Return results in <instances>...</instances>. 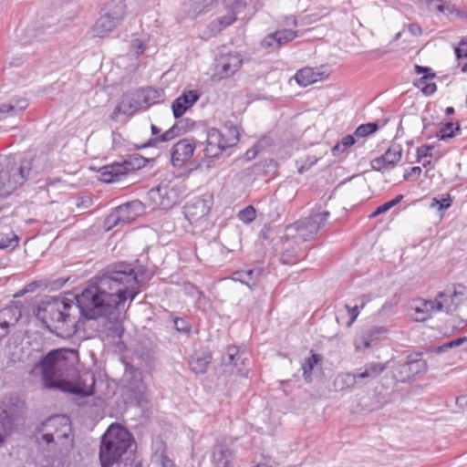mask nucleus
<instances>
[{"mask_svg":"<svg viewBox=\"0 0 467 467\" xmlns=\"http://www.w3.org/2000/svg\"><path fill=\"white\" fill-rule=\"evenodd\" d=\"M140 293L138 273L131 264L118 262L108 265L76 296L79 313L88 319L100 318L107 337H120V308Z\"/></svg>","mask_w":467,"mask_h":467,"instance_id":"1","label":"nucleus"},{"mask_svg":"<svg viewBox=\"0 0 467 467\" xmlns=\"http://www.w3.org/2000/svg\"><path fill=\"white\" fill-rule=\"evenodd\" d=\"M38 448L43 460L40 467H69V454L74 446V438L69 419L54 415L41 423L36 431Z\"/></svg>","mask_w":467,"mask_h":467,"instance_id":"2","label":"nucleus"},{"mask_svg":"<svg viewBox=\"0 0 467 467\" xmlns=\"http://www.w3.org/2000/svg\"><path fill=\"white\" fill-rule=\"evenodd\" d=\"M73 308L78 309L73 300L51 296L38 305L35 315L49 331L66 337L75 332L77 318L71 313Z\"/></svg>","mask_w":467,"mask_h":467,"instance_id":"3","label":"nucleus"},{"mask_svg":"<svg viewBox=\"0 0 467 467\" xmlns=\"http://www.w3.org/2000/svg\"><path fill=\"white\" fill-rule=\"evenodd\" d=\"M133 447L135 441L129 430L119 424H111L101 437V467H119L123 455L132 452Z\"/></svg>","mask_w":467,"mask_h":467,"instance_id":"4","label":"nucleus"},{"mask_svg":"<svg viewBox=\"0 0 467 467\" xmlns=\"http://www.w3.org/2000/svg\"><path fill=\"white\" fill-rule=\"evenodd\" d=\"M71 353L72 351L64 349H54L39 360L36 368H40L45 388L63 390L66 385H69V381L65 380L64 377L67 376L73 368L67 357Z\"/></svg>","mask_w":467,"mask_h":467,"instance_id":"5","label":"nucleus"},{"mask_svg":"<svg viewBox=\"0 0 467 467\" xmlns=\"http://www.w3.org/2000/svg\"><path fill=\"white\" fill-rule=\"evenodd\" d=\"M31 170L29 160H23L17 166L11 159L0 157V196L15 192L29 178Z\"/></svg>","mask_w":467,"mask_h":467,"instance_id":"6","label":"nucleus"},{"mask_svg":"<svg viewBox=\"0 0 467 467\" xmlns=\"http://www.w3.org/2000/svg\"><path fill=\"white\" fill-rule=\"evenodd\" d=\"M124 373L120 380L122 395L140 406L148 400V387L141 371L128 361H123Z\"/></svg>","mask_w":467,"mask_h":467,"instance_id":"7","label":"nucleus"},{"mask_svg":"<svg viewBox=\"0 0 467 467\" xmlns=\"http://www.w3.org/2000/svg\"><path fill=\"white\" fill-rule=\"evenodd\" d=\"M239 130L236 126H225L223 130L211 128L207 130L205 157L216 158L226 149L239 141Z\"/></svg>","mask_w":467,"mask_h":467,"instance_id":"8","label":"nucleus"},{"mask_svg":"<svg viewBox=\"0 0 467 467\" xmlns=\"http://www.w3.org/2000/svg\"><path fill=\"white\" fill-rule=\"evenodd\" d=\"M25 403L18 399H7L0 403V447L24 418Z\"/></svg>","mask_w":467,"mask_h":467,"instance_id":"9","label":"nucleus"},{"mask_svg":"<svg viewBox=\"0 0 467 467\" xmlns=\"http://www.w3.org/2000/svg\"><path fill=\"white\" fill-rule=\"evenodd\" d=\"M143 213L144 205L140 201L126 202L118 206L105 218L104 229L107 232L114 228L116 231H122L126 225L135 221Z\"/></svg>","mask_w":467,"mask_h":467,"instance_id":"10","label":"nucleus"},{"mask_svg":"<svg viewBox=\"0 0 467 467\" xmlns=\"http://www.w3.org/2000/svg\"><path fill=\"white\" fill-rule=\"evenodd\" d=\"M126 14V5L122 1H113L109 4L103 15L96 21L92 32L97 37H103L112 32L123 20Z\"/></svg>","mask_w":467,"mask_h":467,"instance_id":"11","label":"nucleus"},{"mask_svg":"<svg viewBox=\"0 0 467 467\" xmlns=\"http://www.w3.org/2000/svg\"><path fill=\"white\" fill-rule=\"evenodd\" d=\"M427 370V362L420 358V354L409 356L406 359L398 361L392 371L396 381L408 382L416 375Z\"/></svg>","mask_w":467,"mask_h":467,"instance_id":"12","label":"nucleus"},{"mask_svg":"<svg viewBox=\"0 0 467 467\" xmlns=\"http://www.w3.org/2000/svg\"><path fill=\"white\" fill-rule=\"evenodd\" d=\"M143 164V159L136 156H129L121 162H114L104 166L101 170L102 181L105 182H113L119 181L121 176L140 169Z\"/></svg>","mask_w":467,"mask_h":467,"instance_id":"13","label":"nucleus"},{"mask_svg":"<svg viewBox=\"0 0 467 467\" xmlns=\"http://www.w3.org/2000/svg\"><path fill=\"white\" fill-rule=\"evenodd\" d=\"M243 56L237 51L222 52L215 58L214 76L219 79L233 77L243 65Z\"/></svg>","mask_w":467,"mask_h":467,"instance_id":"14","label":"nucleus"},{"mask_svg":"<svg viewBox=\"0 0 467 467\" xmlns=\"http://www.w3.org/2000/svg\"><path fill=\"white\" fill-rule=\"evenodd\" d=\"M194 125V122L189 119L185 120H179L174 123L169 130L161 134V129L157 126L151 124L150 130L152 134V138H150L146 143L140 146V149H144L148 147H155L157 144L161 142H167L174 138L182 135L186 132L188 129L192 128Z\"/></svg>","mask_w":467,"mask_h":467,"instance_id":"15","label":"nucleus"},{"mask_svg":"<svg viewBox=\"0 0 467 467\" xmlns=\"http://www.w3.org/2000/svg\"><path fill=\"white\" fill-rule=\"evenodd\" d=\"M302 36L298 30L280 29L266 35L261 41V47L268 51L278 50L284 45Z\"/></svg>","mask_w":467,"mask_h":467,"instance_id":"16","label":"nucleus"},{"mask_svg":"<svg viewBox=\"0 0 467 467\" xmlns=\"http://www.w3.org/2000/svg\"><path fill=\"white\" fill-rule=\"evenodd\" d=\"M264 274V268L260 265L244 267L234 271L230 279L234 282H240L242 285H246L250 290H254L259 284L260 279Z\"/></svg>","mask_w":467,"mask_h":467,"instance_id":"17","label":"nucleus"},{"mask_svg":"<svg viewBox=\"0 0 467 467\" xmlns=\"http://www.w3.org/2000/svg\"><path fill=\"white\" fill-rule=\"evenodd\" d=\"M196 144L193 139H182L175 143L171 149V163L173 166H182L189 161L194 152Z\"/></svg>","mask_w":467,"mask_h":467,"instance_id":"18","label":"nucleus"},{"mask_svg":"<svg viewBox=\"0 0 467 467\" xmlns=\"http://www.w3.org/2000/svg\"><path fill=\"white\" fill-rule=\"evenodd\" d=\"M95 383L94 374L86 372L75 383L69 382V385H66L63 390L77 396L88 397L94 393Z\"/></svg>","mask_w":467,"mask_h":467,"instance_id":"19","label":"nucleus"},{"mask_svg":"<svg viewBox=\"0 0 467 467\" xmlns=\"http://www.w3.org/2000/svg\"><path fill=\"white\" fill-rule=\"evenodd\" d=\"M388 330L386 327L378 326H373L365 329L355 339L356 349L360 351L370 348L373 344L384 338Z\"/></svg>","mask_w":467,"mask_h":467,"instance_id":"20","label":"nucleus"},{"mask_svg":"<svg viewBox=\"0 0 467 467\" xmlns=\"http://www.w3.org/2000/svg\"><path fill=\"white\" fill-rule=\"evenodd\" d=\"M200 99V93L197 90L183 91L172 103L171 110L175 119H180L188 109H190Z\"/></svg>","mask_w":467,"mask_h":467,"instance_id":"21","label":"nucleus"},{"mask_svg":"<svg viewBox=\"0 0 467 467\" xmlns=\"http://www.w3.org/2000/svg\"><path fill=\"white\" fill-rule=\"evenodd\" d=\"M150 197L156 201L159 199V205L163 210H168L176 204L179 201V195L173 188L169 186H158L150 191Z\"/></svg>","mask_w":467,"mask_h":467,"instance_id":"22","label":"nucleus"},{"mask_svg":"<svg viewBox=\"0 0 467 467\" xmlns=\"http://www.w3.org/2000/svg\"><path fill=\"white\" fill-rule=\"evenodd\" d=\"M210 203L202 198H195L184 206V215L190 222H195L206 216L210 212Z\"/></svg>","mask_w":467,"mask_h":467,"instance_id":"23","label":"nucleus"},{"mask_svg":"<svg viewBox=\"0 0 467 467\" xmlns=\"http://www.w3.org/2000/svg\"><path fill=\"white\" fill-rule=\"evenodd\" d=\"M216 4L217 0H185L182 9L187 16L195 18L211 11Z\"/></svg>","mask_w":467,"mask_h":467,"instance_id":"24","label":"nucleus"},{"mask_svg":"<svg viewBox=\"0 0 467 467\" xmlns=\"http://www.w3.org/2000/svg\"><path fill=\"white\" fill-rule=\"evenodd\" d=\"M248 354L236 346H229L226 348L224 355L223 356V363L224 366H232L237 369V373L244 375L243 368L241 366H244L245 360H247Z\"/></svg>","mask_w":467,"mask_h":467,"instance_id":"25","label":"nucleus"},{"mask_svg":"<svg viewBox=\"0 0 467 467\" xmlns=\"http://www.w3.org/2000/svg\"><path fill=\"white\" fill-rule=\"evenodd\" d=\"M387 366L384 363L370 362L364 366V370L359 373H348L346 374V380L351 384L357 383L360 379H375L379 376Z\"/></svg>","mask_w":467,"mask_h":467,"instance_id":"26","label":"nucleus"},{"mask_svg":"<svg viewBox=\"0 0 467 467\" xmlns=\"http://www.w3.org/2000/svg\"><path fill=\"white\" fill-rule=\"evenodd\" d=\"M21 317L20 311L16 307H5L0 310V340L8 335L11 327H15Z\"/></svg>","mask_w":467,"mask_h":467,"instance_id":"27","label":"nucleus"},{"mask_svg":"<svg viewBox=\"0 0 467 467\" xmlns=\"http://www.w3.org/2000/svg\"><path fill=\"white\" fill-rule=\"evenodd\" d=\"M328 216V212L317 213L311 217L296 222L294 223L295 229L296 231H306L307 234H315L320 229L321 224L324 223Z\"/></svg>","mask_w":467,"mask_h":467,"instance_id":"28","label":"nucleus"},{"mask_svg":"<svg viewBox=\"0 0 467 467\" xmlns=\"http://www.w3.org/2000/svg\"><path fill=\"white\" fill-rule=\"evenodd\" d=\"M459 294L455 289L449 288L437 295L439 310L447 314L453 313L457 309Z\"/></svg>","mask_w":467,"mask_h":467,"instance_id":"29","label":"nucleus"},{"mask_svg":"<svg viewBox=\"0 0 467 467\" xmlns=\"http://www.w3.org/2000/svg\"><path fill=\"white\" fill-rule=\"evenodd\" d=\"M27 106L28 102L26 99H11L8 102L0 104V120L19 114Z\"/></svg>","mask_w":467,"mask_h":467,"instance_id":"30","label":"nucleus"},{"mask_svg":"<svg viewBox=\"0 0 467 467\" xmlns=\"http://www.w3.org/2000/svg\"><path fill=\"white\" fill-rule=\"evenodd\" d=\"M232 450L225 445L216 444L213 450V461L215 467H233Z\"/></svg>","mask_w":467,"mask_h":467,"instance_id":"31","label":"nucleus"},{"mask_svg":"<svg viewBox=\"0 0 467 467\" xmlns=\"http://www.w3.org/2000/svg\"><path fill=\"white\" fill-rule=\"evenodd\" d=\"M322 73L319 70H314L312 67H304L299 69L295 76L298 85L306 87L321 79Z\"/></svg>","mask_w":467,"mask_h":467,"instance_id":"32","label":"nucleus"},{"mask_svg":"<svg viewBox=\"0 0 467 467\" xmlns=\"http://www.w3.org/2000/svg\"><path fill=\"white\" fill-rule=\"evenodd\" d=\"M121 103L125 108V111L128 112V115H133L138 110L143 109V104L140 102V99H139L137 91L124 95Z\"/></svg>","mask_w":467,"mask_h":467,"instance_id":"33","label":"nucleus"},{"mask_svg":"<svg viewBox=\"0 0 467 467\" xmlns=\"http://www.w3.org/2000/svg\"><path fill=\"white\" fill-rule=\"evenodd\" d=\"M322 360V357L319 354L312 353L310 357L305 358L302 364L303 377L306 382L309 383L312 381V371L314 368Z\"/></svg>","mask_w":467,"mask_h":467,"instance_id":"34","label":"nucleus"},{"mask_svg":"<svg viewBox=\"0 0 467 467\" xmlns=\"http://www.w3.org/2000/svg\"><path fill=\"white\" fill-rule=\"evenodd\" d=\"M210 361L211 357L209 355H194L190 360V368L195 374H203L206 372Z\"/></svg>","mask_w":467,"mask_h":467,"instance_id":"35","label":"nucleus"},{"mask_svg":"<svg viewBox=\"0 0 467 467\" xmlns=\"http://www.w3.org/2000/svg\"><path fill=\"white\" fill-rule=\"evenodd\" d=\"M435 77V73L423 75L417 80L415 86L421 89L422 93L426 96H431L437 90V86L433 82H430Z\"/></svg>","mask_w":467,"mask_h":467,"instance_id":"36","label":"nucleus"},{"mask_svg":"<svg viewBox=\"0 0 467 467\" xmlns=\"http://www.w3.org/2000/svg\"><path fill=\"white\" fill-rule=\"evenodd\" d=\"M137 92L139 99L143 104V109H148L159 98L158 91L152 88L139 89Z\"/></svg>","mask_w":467,"mask_h":467,"instance_id":"37","label":"nucleus"},{"mask_svg":"<svg viewBox=\"0 0 467 467\" xmlns=\"http://www.w3.org/2000/svg\"><path fill=\"white\" fill-rule=\"evenodd\" d=\"M415 311L416 313L425 315L421 317V320L428 319L431 313L440 311L438 298L436 297L434 300H424L421 304V306H417Z\"/></svg>","mask_w":467,"mask_h":467,"instance_id":"38","label":"nucleus"},{"mask_svg":"<svg viewBox=\"0 0 467 467\" xmlns=\"http://www.w3.org/2000/svg\"><path fill=\"white\" fill-rule=\"evenodd\" d=\"M370 164H371L372 170L378 171H383L385 170H391L396 166V165H394V160L389 161V159H387L385 154H382L381 156L373 159L370 161Z\"/></svg>","mask_w":467,"mask_h":467,"instance_id":"39","label":"nucleus"},{"mask_svg":"<svg viewBox=\"0 0 467 467\" xmlns=\"http://www.w3.org/2000/svg\"><path fill=\"white\" fill-rule=\"evenodd\" d=\"M379 122H368L366 124L359 125L356 130L354 131V135L356 138H366L373 133H375L379 130Z\"/></svg>","mask_w":467,"mask_h":467,"instance_id":"40","label":"nucleus"},{"mask_svg":"<svg viewBox=\"0 0 467 467\" xmlns=\"http://www.w3.org/2000/svg\"><path fill=\"white\" fill-rule=\"evenodd\" d=\"M356 143V136L347 135L332 148L333 155L337 156Z\"/></svg>","mask_w":467,"mask_h":467,"instance_id":"41","label":"nucleus"},{"mask_svg":"<svg viewBox=\"0 0 467 467\" xmlns=\"http://www.w3.org/2000/svg\"><path fill=\"white\" fill-rule=\"evenodd\" d=\"M183 291L187 296L195 298L198 304H202L205 300L203 292L191 283H185L183 285Z\"/></svg>","mask_w":467,"mask_h":467,"instance_id":"42","label":"nucleus"},{"mask_svg":"<svg viewBox=\"0 0 467 467\" xmlns=\"http://www.w3.org/2000/svg\"><path fill=\"white\" fill-rule=\"evenodd\" d=\"M134 356L143 364L145 367H150L153 361V356L151 350L145 348H138L135 349Z\"/></svg>","mask_w":467,"mask_h":467,"instance_id":"43","label":"nucleus"},{"mask_svg":"<svg viewBox=\"0 0 467 467\" xmlns=\"http://www.w3.org/2000/svg\"><path fill=\"white\" fill-rule=\"evenodd\" d=\"M466 341H467V337H461L457 339L448 341L441 346L432 348L431 349V353L440 354V353H442V352L448 350L449 348L459 347Z\"/></svg>","mask_w":467,"mask_h":467,"instance_id":"44","label":"nucleus"},{"mask_svg":"<svg viewBox=\"0 0 467 467\" xmlns=\"http://www.w3.org/2000/svg\"><path fill=\"white\" fill-rule=\"evenodd\" d=\"M454 124L452 122H447L441 130L438 137L441 140H446L451 139L456 135V132L460 130V124L456 123L455 129L453 130Z\"/></svg>","mask_w":467,"mask_h":467,"instance_id":"45","label":"nucleus"},{"mask_svg":"<svg viewBox=\"0 0 467 467\" xmlns=\"http://www.w3.org/2000/svg\"><path fill=\"white\" fill-rule=\"evenodd\" d=\"M403 199V195L402 194H400V195H397L394 199L379 205L371 214V217H376L379 214H382L386 212H388L389 210H390L392 207H394L395 205H397L401 200Z\"/></svg>","mask_w":467,"mask_h":467,"instance_id":"46","label":"nucleus"},{"mask_svg":"<svg viewBox=\"0 0 467 467\" xmlns=\"http://www.w3.org/2000/svg\"><path fill=\"white\" fill-rule=\"evenodd\" d=\"M384 154L389 161L394 160V165H397L401 160L402 148L400 144L393 143Z\"/></svg>","mask_w":467,"mask_h":467,"instance_id":"47","label":"nucleus"},{"mask_svg":"<svg viewBox=\"0 0 467 467\" xmlns=\"http://www.w3.org/2000/svg\"><path fill=\"white\" fill-rule=\"evenodd\" d=\"M255 216L256 211L252 205L245 207L237 213V218L246 224L252 223L255 219Z\"/></svg>","mask_w":467,"mask_h":467,"instance_id":"48","label":"nucleus"},{"mask_svg":"<svg viewBox=\"0 0 467 467\" xmlns=\"http://www.w3.org/2000/svg\"><path fill=\"white\" fill-rule=\"evenodd\" d=\"M18 235H12L11 237L7 235L0 240V249L12 251L18 245Z\"/></svg>","mask_w":467,"mask_h":467,"instance_id":"49","label":"nucleus"},{"mask_svg":"<svg viewBox=\"0 0 467 467\" xmlns=\"http://www.w3.org/2000/svg\"><path fill=\"white\" fill-rule=\"evenodd\" d=\"M452 199L450 194L441 195V199L433 198L431 207H438L439 211L448 209L451 205Z\"/></svg>","mask_w":467,"mask_h":467,"instance_id":"50","label":"nucleus"},{"mask_svg":"<svg viewBox=\"0 0 467 467\" xmlns=\"http://www.w3.org/2000/svg\"><path fill=\"white\" fill-rule=\"evenodd\" d=\"M174 327L178 332L189 333L192 329L191 324L182 317H175L173 319Z\"/></svg>","mask_w":467,"mask_h":467,"instance_id":"51","label":"nucleus"},{"mask_svg":"<svg viewBox=\"0 0 467 467\" xmlns=\"http://www.w3.org/2000/svg\"><path fill=\"white\" fill-rule=\"evenodd\" d=\"M236 20L235 14L234 12H229L226 16H222L217 19V23L219 25L218 30H222L229 26H231Z\"/></svg>","mask_w":467,"mask_h":467,"instance_id":"52","label":"nucleus"},{"mask_svg":"<svg viewBox=\"0 0 467 467\" xmlns=\"http://www.w3.org/2000/svg\"><path fill=\"white\" fill-rule=\"evenodd\" d=\"M364 306H365V303L363 302L360 306V308H363ZM346 308L350 316V319L348 322V327H350L356 321V319L358 318V317L359 315V306H355L353 307H350L349 306L347 305Z\"/></svg>","mask_w":467,"mask_h":467,"instance_id":"53","label":"nucleus"},{"mask_svg":"<svg viewBox=\"0 0 467 467\" xmlns=\"http://www.w3.org/2000/svg\"><path fill=\"white\" fill-rule=\"evenodd\" d=\"M317 161V158L315 156H310L306 159V161L298 166V172L304 173L307 170H309L312 166H314Z\"/></svg>","mask_w":467,"mask_h":467,"instance_id":"54","label":"nucleus"},{"mask_svg":"<svg viewBox=\"0 0 467 467\" xmlns=\"http://www.w3.org/2000/svg\"><path fill=\"white\" fill-rule=\"evenodd\" d=\"M455 56L457 59H462L467 57V43L461 41L459 46L455 47Z\"/></svg>","mask_w":467,"mask_h":467,"instance_id":"55","label":"nucleus"},{"mask_svg":"<svg viewBox=\"0 0 467 467\" xmlns=\"http://www.w3.org/2000/svg\"><path fill=\"white\" fill-rule=\"evenodd\" d=\"M93 203L92 199L89 196L79 197L76 202V206L79 209H88Z\"/></svg>","mask_w":467,"mask_h":467,"instance_id":"56","label":"nucleus"},{"mask_svg":"<svg viewBox=\"0 0 467 467\" xmlns=\"http://www.w3.org/2000/svg\"><path fill=\"white\" fill-rule=\"evenodd\" d=\"M433 150V146L431 145H423L417 149V156L418 159L431 156V151Z\"/></svg>","mask_w":467,"mask_h":467,"instance_id":"57","label":"nucleus"},{"mask_svg":"<svg viewBox=\"0 0 467 467\" xmlns=\"http://www.w3.org/2000/svg\"><path fill=\"white\" fill-rule=\"evenodd\" d=\"M158 458L161 467H176L173 461L171 460L165 453L161 452Z\"/></svg>","mask_w":467,"mask_h":467,"instance_id":"58","label":"nucleus"},{"mask_svg":"<svg viewBox=\"0 0 467 467\" xmlns=\"http://www.w3.org/2000/svg\"><path fill=\"white\" fill-rule=\"evenodd\" d=\"M421 172V168L419 166L412 167L410 171L404 174L405 180H410L411 177H419Z\"/></svg>","mask_w":467,"mask_h":467,"instance_id":"59","label":"nucleus"},{"mask_svg":"<svg viewBox=\"0 0 467 467\" xmlns=\"http://www.w3.org/2000/svg\"><path fill=\"white\" fill-rule=\"evenodd\" d=\"M119 114L128 115V112L125 111V108H124V106L122 105L121 102L114 109V110H113V112L111 114V119H113V120L117 119V117Z\"/></svg>","mask_w":467,"mask_h":467,"instance_id":"60","label":"nucleus"},{"mask_svg":"<svg viewBox=\"0 0 467 467\" xmlns=\"http://www.w3.org/2000/svg\"><path fill=\"white\" fill-rule=\"evenodd\" d=\"M132 47L134 48L135 54L137 56L142 54L145 50V45L139 40L133 41Z\"/></svg>","mask_w":467,"mask_h":467,"instance_id":"61","label":"nucleus"},{"mask_svg":"<svg viewBox=\"0 0 467 467\" xmlns=\"http://www.w3.org/2000/svg\"><path fill=\"white\" fill-rule=\"evenodd\" d=\"M456 404L461 409H467V395L458 397L456 399Z\"/></svg>","mask_w":467,"mask_h":467,"instance_id":"62","label":"nucleus"},{"mask_svg":"<svg viewBox=\"0 0 467 467\" xmlns=\"http://www.w3.org/2000/svg\"><path fill=\"white\" fill-rule=\"evenodd\" d=\"M409 32L413 35V36H419L421 34V28L419 25L417 24H410L409 26Z\"/></svg>","mask_w":467,"mask_h":467,"instance_id":"63","label":"nucleus"},{"mask_svg":"<svg viewBox=\"0 0 467 467\" xmlns=\"http://www.w3.org/2000/svg\"><path fill=\"white\" fill-rule=\"evenodd\" d=\"M415 72L417 74H423V75H427V74H430V73H433L431 71V68L430 67H423V66H419V65H416L415 66Z\"/></svg>","mask_w":467,"mask_h":467,"instance_id":"64","label":"nucleus"}]
</instances>
